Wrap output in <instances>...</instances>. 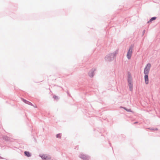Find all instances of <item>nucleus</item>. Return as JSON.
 <instances>
[{
	"instance_id": "5",
	"label": "nucleus",
	"mask_w": 160,
	"mask_h": 160,
	"mask_svg": "<svg viewBox=\"0 0 160 160\" xmlns=\"http://www.w3.org/2000/svg\"><path fill=\"white\" fill-rule=\"evenodd\" d=\"M145 76H144V79L145 82V83L146 84H148V74H145Z\"/></svg>"
},
{
	"instance_id": "1",
	"label": "nucleus",
	"mask_w": 160,
	"mask_h": 160,
	"mask_svg": "<svg viewBox=\"0 0 160 160\" xmlns=\"http://www.w3.org/2000/svg\"><path fill=\"white\" fill-rule=\"evenodd\" d=\"M151 67V65L150 64L148 63L147 64L146 66L144 69V73L145 74H148Z\"/></svg>"
},
{
	"instance_id": "4",
	"label": "nucleus",
	"mask_w": 160,
	"mask_h": 160,
	"mask_svg": "<svg viewBox=\"0 0 160 160\" xmlns=\"http://www.w3.org/2000/svg\"><path fill=\"white\" fill-rule=\"evenodd\" d=\"M40 157L43 160H48L51 159L50 157L48 155L43 154L40 155Z\"/></svg>"
},
{
	"instance_id": "7",
	"label": "nucleus",
	"mask_w": 160,
	"mask_h": 160,
	"mask_svg": "<svg viewBox=\"0 0 160 160\" xmlns=\"http://www.w3.org/2000/svg\"><path fill=\"white\" fill-rule=\"evenodd\" d=\"M24 153L26 156L28 157H30L31 156L30 153L28 152L25 151L24 152Z\"/></svg>"
},
{
	"instance_id": "10",
	"label": "nucleus",
	"mask_w": 160,
	"mask_h": 160,
	"mask_svg": "<svg viewBox=\"0 0 160 160\" xmlns=\"http://www.w3.org/2000/svg\"><path fill=\"white\" fill-rule=\"evenodd\" d=\"M81 157L83 159H85L86 158V156L84 155H81Z\"/></svg>"
},
{
	"instance_id": "6",
	"label": "nucleus",
	"mask_w": 160,
	"mask_h": 160,
	"mask_svg": "<svg viewBox=\"0 0 160 160\" xmlns=\"http://www.w3.org/2000/svg\"><path fill=\"white\" fill-rule=\"evenodd\" d=\"M22 100L23 102H24L25 103L29 104L30 105H32V104L30 102L27 101L26 100L24 99H22Z\"/></svg>"
},
{
	"instance_id": "8",
	"label": "nucleus",
	"mask_w": 160,
	"mask_h": 160,
	"mask_svg": "<svg viewBox=\"0 0 160 160\" xmlns=\"http://www.w3.org/2000/svg\"><path fill=\"white\" fill-rule=\"evenodd\" d=\"M90 77H92L94 75L93 72H90L88 73Z\"/></svg>"
},
{
	"instance_id": "13",
	"label": "nucleus",
	"mask_w": 160,
	"mask_h": 160,
	"mask_svg": "<svg viewBox=\"0 0 160 160\" xmlns=\"http://www.w3.org/2000/svg\"><path fill=\"white\" fill-rule=\"evenodd\" d=\"M124 109H125L127 111H129V110H127V109H125V108H124Z\"/></svg>"
},
{
	"instance_id": "12",
	"label": "nucleus",
	"mask_w": 160,
	"mask_h": 160,
	"mask_svg": "<svg viewBox=\"0 0 160 160\" xmlns=\"http://www.w3.org/2000/svg\"><path fill=\"white\" fill-rule=\"evenodd\" d=\"M109 57V56H107L105 57V59H106V60H108V58Z\"/></svg>"
},
{
	"instance_id": "11",
	"label": "nucleus",
	"mask_w": 160,
	"mask_h": 160,
	"mask_svg": "<svg viewBox=\"0 0 160 160\" xmlns=\"http://www.w3.org/2000/svg\"><path fill=\"white\" fill-rule=\"evenodd\" d=\"M61 137V135L60 134H58L57 135V138H60Z\"/></svg>"
},
{
	"instance_id": "2",
	"label": "nucleus",
	"mask_w": 160,
	"mask_h": 160,
	"mask_svg": "<svg viewBox=\"0 0 160 160\" xmlns=\"http://www.w3.org/2000/svg\"><path fill=\"white\" fill-rule=\"evenodd\" d=\"M133 48V46H131L128 51L127 57L128 59H130L132 56V49Z\"/></svg>"
},
{
	"instance_id": "9",
	"label": "nucleus",
	"mask_w": 160,
	"mask_h": 160,
	"mask_svg": "<svg viewBox=\"0 0 160 160\" xmlns=\"http://www.w3.org/2000/svg\"><path fill=\"white\" fill-rule=\"evenodd\" d=\"M156 19V17H153V18H152L150 20L149 22H151L153 20H155Z\"/></svg>"
},
{
	"instance_id": "3",
	"label": "nucleus",
	"mask_w": 160,
	"mask_h": 160,
	"mask_svg": "<svg viewBox=\"0 0 160 160\" xmlns=\"http://www.w3.org/2000/svg\"><path fill=\"white\" fill-rule=\"evenodd\" d=\"M128 82H129V86L130 89V91H132V79L131 78V75L129 76V79H128Z\"/></svg>"
}]
</instances>
